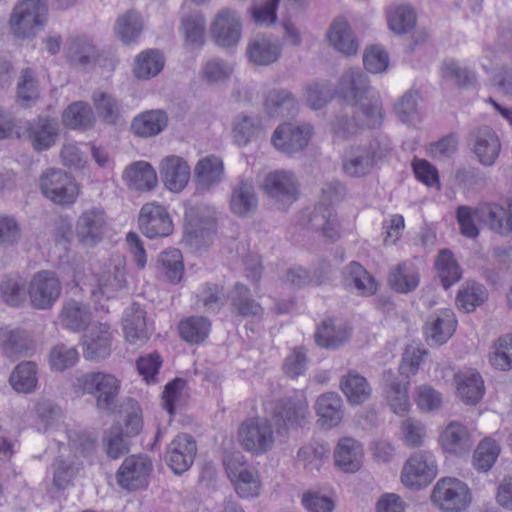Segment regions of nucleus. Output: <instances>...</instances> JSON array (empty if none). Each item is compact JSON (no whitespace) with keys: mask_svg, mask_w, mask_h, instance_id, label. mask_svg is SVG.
<instances>
[{"mask_svg":"<svg viewBox=\"0 0 512 512\" xmlns=\"http://www.w3.org/2000/svg\"><path fill=\"white\" fill-rule=\"evenodd\" d=\"M430 501L441 512H466L473 502V492L461 479L444 476L434 484Z\"/></svg>","mask_w":512,"mask_h":512,"instance_id":"obj_1","label":"nucleus"},{"mask_svg":"<svg viewBox=\"0 0 512 512\" xmlns=\"http://www.w3.org/2000/svg\"><path fill=\"white\" fill-rule=\"evenodd\" d=\"M438 444L444 454L465 459L471 452L472 465L480 469V444H476L474 430L460 421H450L440 432Z\"/></svg>","mask_w":512,"mask_h":512,"instance_id":"obj_2","label":"nucleus"},{"mask_svg":"<svg viewBox=\"0 0 512 512\" xmlns=\"http://www.w3.org/2000/svg\"><path fill=\"white\" fill-rule=\"evenodd\" d=\"M77 393L96 394V406L100 410H111L120 390V381L112 374L88 372L79 375L73 381Z\"/></svg>","mask_w":512,"mask_h":512,"instance_id":"obj_3","label":"nucleus"},{"mask_svg":"<svg viewBox=\"0 0 512 512\" xmlns=\"http://www.w3.org/2000/svg\"><path fill=\"white\" fill-rule=\"evenodd\" d=\"M352 106L355 114L353 123L344 118H337L333 123V130L337 137L347 138L356 132L357 127L373 129L382 124L384 118L382 103L375 93Z\"/></svg>","mask_w":512,"mask_h":512,"instance_id":"obj_4","label":"nucleus"},{"mask_svg":"<svg viewBox=\"0 0 512 512\" xmlns=\"http://www.w3.org/2000/svg\"><path fill=\"white\" fill-rule=\"evenodd\" d=\"M47 7L43 0L17 2L9 17L11 33L21 39L31 38L43 27Z\"/></svg>","mask_w":512,"mask_h":512,"instance_id":"obj_5","label":"nucleus"},{"mask_svg":"<svg viewBox=\"0 0 512 512\" xmlns=\"http://www.w3.org/2000/svg\"><path fill=\"white\" fill-rule=\"evenodd\" d=\"M226 473L241 498H253L260 494L262 483L258 470L244 460L240 453L225 456Z\"/></svg>","mask_w":512,"mask_h":512,"instance_id":"obj_6","label":"nucleus"},{"mask_svg":"<svg viewBox=\"0 0 512 512\" xmlns=\"http://www.w3.org/2000/svg\"><path fill=\"white\" fill-rule=\"evenodd\" d=\"M438 464L433 452L419 450L412 453L403 464L400 481L410 489L427 487L437 476Z\"/></svg>","mask_w":512,"mask_h":512,"instance_id":"obj_7","label":"nucleus"},{"mask_svg":"<svg viewBox=\"0 0 512 512\" xmlns=\"http://www.w3.org/2000/svg\"><path fill=\"white\" fill-rule=\"evenodd\" d=\"M42 194L58 205L73 204L78 196L79 188L74 179L59 168H48L39 178Z\"/></svg>","mask_w":512,"mask_h":512,"instance_id":"obj_8","label":"nucleus"},{"mask_svg":"<svg viewBox=\"0 0 512 512\" xmlns=\"http://www.w3.org/2000/svg\"><path fill=\"white\" fill-rule=\"evenodd\" d=\"M243 21L238 11L222 8L210 22L209 33L212 41L221 48H234L242 39Z\"/></svg>","mask_w":512,"mask_h":512,"instance_id":"obj_9","label":"nucleus"},{"mask_svg":"<svg viewBox=\"0 0 512 512\" xmlns=\"http://www.w3.org/2000/svg\"><path fill=\"white\" fill-rule=\"evenodd\" d=\"M238 438L243 448L255 455L267 452L275 442L271 423L262 418L243 422L238 430Z\"/></svg>","mask_w":512,"mask_h":512,"instance_id":"obj_10","label":"nucleus"},{"mask_svg":"<svg viewBox=\"0 0 512 512\" xmlns=\"http://www.w3.org/2000/svg\"><path fill=\"white\" fill-rule=\"evenodd\" d=\"M261 188L277 202L292 203L299 198L300 181L293 171L277 169L265 175Z\"/></svg>","mask_w":512,"mask_h":512,"instance_id":"obj_11","label":"nucleus"},{"mask_svg":"<svg viewBox=\"0 0 512 512\" xmlns=\"http://www.w3.org/2000/svg\"><path fill=\"white\" fill-rule=\"evenodd\" d=\"M313 135L310 124L285 122L273 132L271 142L281 153L293 155L305 149Z\"/></svg>","mask_w":512,"mask_h":512,"instance_id":"obj_12","label":"nucleus"},{"mask_svg":"<svg viewBox=\"0 0 512 512\" xmlns=\"http://www.w3.org/2000/svg\"><path fill=\"white\" fill-rule=\"evenodd\" d=\"M126 261L122 256H113L105 265L103 271L97 275V287L91 292L95 302L103 298L110 299L117 295L126 286Z\"/></svg>","mask_w":512,"mask_h":512,"instance_id":"obj_13","label":"nucleus"},{"mask_svg":"<svg viewBox=\"0 0 512 512\" xmlns=\"http://www.w3.org/2000/svg\"><path fill=\"white\" fill-rule=\"evenodd\" d=\"M113 330L107 322L91 324L82 336L83 357L86 360L100 361L111 353Z\"/></svg>","mask_w":512,"mask_h":512,"instance_id":"obj_14","label":"nucleus"},{"mask_svg":"<svg viewBox=\"0 0 512 512\" xmlns=\"http://www.w3.org/2000/svg\"><path fill=\"white\" fill-rule=\"evenodd\" d=\"M61 294V283L52 271H39L31 279L28 295L33 307L49 309Z\"/></svg>","mask_w":512,"mask_h":512,"instance_id":"obj_15","label":"nucleus"},{"mask_svg":"<svg viewBox=\"0 0 512 512\" xmlns=\"http://www.w3.org/2000/svg\"><path fill=\"white\" fill-rule=\"evenodd\" d=\"M138 222L142 233L148 238L169 236L174 228L166 208L156 202L142 206Z\"/></svg>","mask_w":512,"mask_h":512,"instance_id":"obj_16","label":"nucleus"},{"mask_svg":"<svg viewBox=\"0 0 512 512\" xmlns=\"http://www.w3.org/2000/svg\"><path fill=\"white\" fill-rule=\"evenodd\" d=\"M325 40L341 56L350 58L358 54L359 41L350 23L344 17H336L329 25Z\"/></svg>","mask_w":512,"mask_h":512,"instance_id":"obj_17","label":"nucleus"},{"mask_svg":"<svg viewBox=\"0 0 512 512\" xmlns=\"http://www.w3.org/2000/svg\"><path fill=\"white\" fill-rule=\"evenodd\" d=\"M107 230L108 222L105 212L97 208L85 210L76 223V237L87 247L101 242Z\"/></svg>","mask_w":512,"mask_h":512,"instance_id":"obj_18","label":"nucleus"},{"mask_svg":"<svg viewBox=\"0 0 512 512\" xmlns=\"http://www.w3.org/2000/svg\"><path fill=\"white\" fill-rule=\"evenodd\" d=\"M309 416L308 401L303 392L281 399L274 409L275 420L287 429L304 425Z\"/></svg>","mask_w":512,"mask_h":512,"instance_id":"obj_19","label":"nucleus"},{"mask_svg":"<svg viewBox=\"0 0 512 512\" xmlns=\"http://www.w3.org/2000/svg\"><path fill=\"white\" fill-rule=\"evenodd\" d=\"M152 471V463L147 456L127 457L117 472L118 484L128 490H136L147 485Z\"/></svg>","mask_w":512,"mask_h":512,"instance_id":"obj_20","label":"nucleus"},{"mask_svg":"<svg viewBox=\"0 0 512 512\" xmlns=\"http://www.w3.org/2000/svg\"><path fill=\"white\" fill-rule=\"evenodd\" d=\"M196 453L197 445L194 438L181 433L168 445L165 460L175 474H182L191 467Z\"/></svg>","mask_w":512,"mask_h":512,"instance_id":"obj_21","label":"nucleus"},{"mask_svg":"<svg viewBox=\"0 0 512 512\" xmlns=\"http://www.w3.org/2000/svg\"><path fill=\"white\" fill-rule=\"evenodd\" d=\"M159 173L164 187L173 193L182 192L191 177L189 164L178 155L164 157L159 164Z\"/></svg>","mask_w":512,"mask_h":512,"instance_id":"obj_22","label":"nucleus"},{"mask_svg":"<svg viewBox=\"0 0 512 512\" xmlns=\"http://www.w3.org/2000/svg\"><path fill=\"white\" fill-rule=\"evenodd\" d=\"M246 54L254 65L269 66L281 58L282 43L274 35H257L249 40Z\"/></svg>","mask_w":512,"mask_h":512,"instance_id":"obj_23","label":"nucleus"},{"mask_svg":"<svg viewBox=\"0 0 512 512\" xmlns=\"http://www.w3.org/2000/svg\"><path fill=\"white\" fill-rule=\"evenodd\" d=\"M59 134L60 125L58 120L48 116H40L29 122L27 126V138L37 152L53 147Z\"/></svg>","mask_w":512,"mask_h":512,"instance_id":"obj_24","label":"nucleus"},{"mask_svg":"<svg viewBox=\"0 0 512 512\" xmlns=\"http://www.w3.org/2000/svg\"><path fill=\"white\" fill-rule=\"evenodd\" d=\"M336 92L351 105L372 94L368 77L359 68H350L342 74Z\"/></svg>","mask_w":512,"mask_h":512,"instance_id":"obj_25","label":"nucleus"},{"mask_svg":"<svg viewBox=\"0 0 512 512\" xmlns=\"http://www.w3.org/2000/svg\"><path fill=\"white\" fill-rule=\"evenodd\" d=\"M335 466L345 473H355L363 465L364 451L361 443L352 437H342L334 449Z\"/></svg>","mask_w":512,"mask_h":512,"instance_id":"obj_26","label":"nucleus"},{"mask_svg":"<svg viewBox=\"0 0 512 512\" xmlns=\"http://www.w3.org/2000/svg\"><path fill=\"white\" fill-rule=\"evenodd\" d=\"M457 320L450 309L440 310L427 322L425 334L431 345H442L451 338L455 332Z\"/></svg>","mask_w":512,"mask_h":512,"instance_id":"obj_27","label":"nucleus"},{"mask_svg":"<svg viewBox=\"0 0 512 512\" xmlns=\"http://www.w3.org/2000/svg\"><path fill=\"white\" fill-rule=\"evenodd\" d=\"M375 164V155L368 147H353L347 150L342 159V170L351 178L368 175Z\"/></svg>","mask_w":512,"mask_h":512,"instance_id":"obj_28","label":"nucleus"},{"mask_svg":"<svg viewBox=\"0 0 512 512\" xmlns=\"http://www.w3.org/2000/svg\"><path fill=\"white\" fill-rule=\"evenodd\" d=\"M384 391L390 409L399 416L406 415L411 407L408 396V382H401L392 371L383 373Z\"/></svg>","mask_w":512,"mask_h":512,"instance_id":"obj_29","label":"nucleus"},{"mask_svg":"<svg viewBox=\"0 0 512 512\" xmlns=\"http://www.w3.org/2000/svg\"><path fill=\"white\" fill-rule=\"evenodd\" d=\"M318 423L325 429L337 427L343 419V401L335 392L320 395L315 404Z\"/></svg>","mask_w":512,"mask_h":512,"instance_id":"obj_30","label":"nucleus"},{"mask_svg":"<svg viewBox=\"0 0 512 512\" xmlns=\"http://www.w3.org/2000/svg\"><path fill=\"white\" fill-rule=\"evenodd\" d=\"M224 175V166L216 156L200 159L194 169V179L198 191H207L219 184Z\"/></svg>","mask_w":512,"mask_h":512,"instance_id":"obj_31","label":"nucleus"},{"mask_svg":"<svg viewBox=\"0 0 512 512\" xmlns=\"http://www.w3.org/2000/svg\"><path fill=\"white\" fill-rule=\"evenodd\" d=\"M441 80L458 88H467L476 81V69L456 59H445L439 68Z\"/></svg>","mask_w":512,"mask_h":512,"instance_id":"obj_32","label":"nucleus"},{"mask_svg":"<svg viewBox=\"0 0 512 512\" xmlns=\"http://www.w3.org/2000/svg\"><path fill=\"white\" fill-rule=\"evenodd\" d=\"M186 231L194 238H206L214 230L215 211L210 207H189L185 211Z\"/></svg>","mask_w":512,"mask_h":512,"instance_id":"obj_33","label":"nucleus"},{"mask_svg":"<svg viewBox=\"0 0 512 512\" xmlns=\"http://www.w3.org/2000/svg\"><path fill=\"white\" fill-rule=\"evenodd\" d=\"M257 205L258 198L252 181L240 180L232 189L231 211L240 217H248L256 211Z\"/></svg>","mask_w":512,"mask_h":512,"instance_id":"obj_34","label":"nucleus"},{"mask_svg":"<svg viewBox=\"0 0 512 512\" xmlns=\"http://www.w3.org/2000/svg\"><path fill=\"white\" fill-rule=\"evenodd\" d=\"M339 387L350 405H361L372 393L367 379L355 370H349L340 378Z\"/></svg>","mask_w":512,"mask_h":512,"instance_id":"obj_35","label":"nucleus"},{"mask_svg":"<svg viewBox=\"0 0 512 512\" xmlns=\"http://www.w3.org/2000/svg\"><path fill=\"white\" fill-rule=\"evenodd\" d=\"M123 330L126 340L133 345H140L149 338L145 311L139 305L132 304L125 309Z\"/></svg>","mask_w":512,"mask_h":512,"instance_id":"obj_36","label":"nucleus"},{"mask_svg":"<svg viewBox=\"0 0 512 512\" xmlns=\"http://www.w3.org/2000/svg\"><path fill=\"white\" fill-rule=\"evenodd\" d=\"M168 125V116L163 110H148L140 113L131 122V131L139 137H153Z\"/></svg>","mask_w":512,"mask_h":512,"instance_id":"obj_37","label":"nucleus"},{"mask_svg":"<svg viewBox=\"0 0 512 512\" xmlns=\"http://www.w3.org/2000/svg\"><path fill=\"white\" fill-rule=\"evenodd\" d=\"M59 321L65 329L79 332L90 323L91 311L88 305L71 299L63 304Z\"/></svg>","mask_w":512,"mask_h":512,"instance_id":"obj_38","label":"nucleus"},{"mask_svg":"<svg viewBox=\"0 0 512 512\" xmlns=\"http://www.w3.org/2000/svg\"><path fill=\"white\" fill-rule=\"evenodd\" d=\"M123 179L130 188L139 191L152 190L158 183L155 169L145 161H138L127 167Z\"/></svg>","mask_w":512,"mask_h":512,"instance_id":"obj_39","label":"nucleus"},{"mask_svg":"<svg viewBox=\"0 0 512 512\" xmlns=\"http://www.w3.org/2000/svg\"><path fill=\"white\" fill-rule=\"evenodd\" d=\"M143 27L141 15L134 10H129L117 17L113 31L122 44L131 45L137 42Z\"/></svg>","mask_w":512,"mask_h":512,"instance_id":"obj_40","label":"nucleus"},{"mask_svg":"<svg viewBox=\"0 0 512 512\" xmlns=\"http://www.w3.org/2000/svg\"><path fill=\"white\" fill-rule=\"evenodd\" d=\"M456 396L466 405H476L480 399V376L476 369H465L454 376Z\"/></svg>","mask_w":512,"mask_h":512,"instance_id":"obj_41","label":"nucleus"},{"mask_svg":"<svg viewBox=\"0 0 512 512\" xmlns=\"http://www.w3.org/2000/svg\"><path fill=\"white\" fill-rule=\"evenodd\" d=\"M65 55L71 65L84 67L95 60L97 51L91 39L86 36H75L67 40Z\"/></svg>","mask_w":512,"mask_h":512,"instance_id":"obj_42","label":"nucleus"},{"mask_svg":"<svg viewBox=\"0 0 512 512\" xmlns=\"http://www.w3.org/2000/svg\"><path fill=\"white\" fill-rule=\"evenodd\" d=\"M345 285L350 289H355L359 295L370 296L377 291V282L357 262H352L343 272Z\"/></svg>","mask_w":512,"mask_h":512,"instance_id":"obj_43","label":"nucleus"},{"mask_svg":"<svg viewBox=\"0 0 512 512\" xmlns=\"http://www.w3.org/2000/svg\"><path fill=\"white\" fill-rule=\"evenodd\" d=\"M165 59L156 49H147L138 54L134 61L133 74L141 80H148L157 76L163 69Z\"/></svg>","mask_w":512,"mask_h":512,"instance_id":"obj_44","label":"nucleus"},{"mask_svg":"<svg viewBox=\"0 0 512 512\" xmlns=\"http://www.w3.org/2000/svg\"><path fill=\"white\" fill-rule=\"evenodd\" d=\"M62 122L71 129L87 130L94 126L96 118L88 103L76 101L63 111Z\"/></svg>","mask_w":512,"mask_h":512,"instance_id":"obj_45","label":"nucleus"},{"mask_svg":"<svg viewBox=\"0 0 512 512\" xmlns=\"http://www.w3.org/2000/svg\"><path fill=\"white\" fill-rule=\"evenodd\" d=\"M11 387L18 393L29 394L36 389L38 368L32 361L19 363L9 377Z\"/></svg>","mask_w":512,"mask_h":512,"instance_id":"obj_46","label":"nucleus"},{"mask_svg":"<svg viewBox=\"0 0 512 512\" xmlns=\"http://www.w3.org/2000/svg\"><path fill=\"white\" fill-rule=\"evenodd\" d=\"M98 117L108 125H117L121 119V108L118 100L110 93L102 90L94 91L91 97Z\"/></svg>","mask_w":512,"mask_h":512,"instance_id":"obj_47","label":"nucleus"},{"mask_svg":"<svg viewBox=\"0 0 512 512\" xmlns=\"http://www.w3.org/2000/svg\"><path fill=\"white\" fill-rule=\"evenodd\" d=\"M2 335L5 336L2 347L8 357L18 358L34 353L35 343L25 331L12 330L7 333L2 332Z\"/></svg>","mask_w":512,"mask_h":512,"instance_id":"obj_48","label":"nucleus"},{"mask_svg":"<svg viewBox=\"0 0 512 512\" xmlns=\"http://www.w3.org/2000/svg\"><path fill=\"white\" fill-rule=\"evenodd\" d=\"M263 130V125L258 117L242 115L235 119L232 127V135L235 143L246 146L256 140Z\"/></svg>","mask_w":512,"mask_h":512,"instance_id":"obj_49","label":"nucleus"},{"mask_svg":"<svg viewBox=\"0 0 512 512\" xmlns=\"http://www.w3.org/2000/svg\"><path fill=\"white\" fill-rule=\"evenodd\" d=\"M349 336L350 330L345 325L336 327L331 319L323 321L315 333L317 344L324 348H338Z\"/></svg>","mask_w":512,"mask_h":512,"instance_id":"obj_50","label":"nucleus"},{"mask_svg":"<svg viewBox=\"0 0 512 512\" xmlns=\"http://www.w3.org/2000/svg\"><path fill=\"white\" fill-rule=\"evenodd\" d=\"M211 323L203 316H191L178 325L181 338L191 344L202 343L209 335Z\"/></svg>","mask_w":512,"mask_h":512,"instance_id":"obj_51","label":"nucleus"},{"mask_svg":"<svg viewBox=\"0 0 512 512\" xmlns=\"http://www.w3.org/2000/svg\"><path fill=\"white\" fill-rule=\"evenodd\" d=\"M387 23L396 34L408 33L416 25V13L409 5H393L387 10Z\"/></svg>","mask_w":512,"mask_h":512,"instance_id":"obj_52","label":"nucleus"},{"mask_svg":"<svg viewBox=\"0 0 512 512\" xmlns=\"http://www.w3.org/2000/svg\"><path fill=\"white\" fill-rule=\"evenodd\" d=\"M388 283L398 293H409L419 285V274L406 263H401L391 269Z\"/></svg>","mask_w":512,"mask_h":512,"instance_id":"obj_53","label":"nucleus"},{"mask_svg":"<svg viewBox=\"0 0 512 512\" xmlns=\"http://www.w3.org/2000/svg\"><path fill=\"white\" fill-rule=\"evenodd\" d=\"M231 304L237 313L244 317L260 316L263 313L261 305L253 300L248 287L241 283H236L230 292Z\"/></svg>","mask_w":512,"mask_h":512,"instance_id":"obj_54","label":"nucleus"},{"mask_svg":"<svg viewBox=\"0 0 512 512\" xmlns=\"http://www.w3.org/2000/svg\"><path fill=\"white\" fill-rule=\"evenodd\" d=\"M489 362L500 371L512 369V335L501 336L494 342L489 353Z\"/></svg>","mask_w":512,"mask_h":512,"instance_id":"obj_55","label":"nucleus"},{"mask_svg":"<svg viewBox=\"0 0 512 512\" xmlns=\"http://www.w3.org/2000/svg\"><path fill=\"white\" fill-rule=\"evenodd\" d=\"M439 278L445 289L457 282L461 277L460 268L451 251L443 249L439 252L435 262Z\"/></svg>","mask_w":512,"mask_h":512,"instance_id":"obj_56","label":"nucleus"},{"mask_svg":"<svg viewBox=\"0 0 512 512\" xmlns=\"http://www.w3.org/2000/svg\"><path fill=\"white\" fill-rule=\"evenodd\" d=\"M329 447L314 443L303 446L297 453V460L306 470H319L329 455Z\"/></svg>","mask_w":512,"mask_h":512,"instance_id":"obj_57","label":"nucleus"},{"mask_svg":"<svg viewBox=\"0 0 512 512\" xmlns=\"http://www.w3.org/2000/svg\"><path fill=\"white\" fill-rule=\"evenodd\" d=\"M415 403L422 413H436L444 403L441 392L430 385H420L415 388Z\"/></svg>","mask_w":512,"mask_h":512,"instance_id":"obj_58","label":"nucleus"},{"mask_svg":"<svg viewBox=\"0 0 512 512\" xmlns=\"http://www.w3.org/2000/svg\"><path fill=\"white\" fill-rule=\"evenodd\" d=\"M264 105L271 116L288 115L295 108L296 100L287 90H271L266 96Z\"/></svg>","mask_w":512,"mask_h":512,"instance_id":"obj_59","label":"nucleus"},{"mask_svg":"<svg viewBox=\"0 0 512 512\" xmlns=\"http://www.w3.org/2000/svg\"><path fill=\"white\" fill-rule=\"evenodd\" d=\"M159 268L171 283H178L183 275L182 254L178 249H168L159 256Z\"/></svg>","mask_w":512,"mask_h":512,"instance_id":"obj_60","label":"nucleus"},{"mask_svg":"<svg viewBox=\"0 0 512 512\" xmlns=\"http://www.w3.org/2000/svg\"><path fill=\"white\" fill-rule=\"evenodd\" d=\"M400 439L410 448L422 446L426 439V427L416 418H407L400 425Z\"/></svg>","mask_w":512,"mask_h":512,"instance_id":"obj_61","label":"nucleus"},{"mask_svg":"<svg viewBox=\"0 0 512 512\" xmlns=\"http://www.w3.org/2000/svg\"><path fill=\"white\" fill-rule=\"evenodd\" d=\"M310 221L312 229L321 231L327 239L334 241L339 237L338 221L331 210L316 208Z\"/></svg>","mask_w":512,"mask_h":512,"instance_id":"obj_62","label":"nucleus"},{"mask_svg":"<svg viewBox=\"0 0 512 512\" xmlns=\"http://www.w3.org/2000/svg\"><path fill=\"white\" fill-rule=\"evenodd\" d=\"M79 360V353L74 346L55 345L49 353V364L55 371H64L73 367Z\"/></svg>","mask_w":512,"mask_h":512,"instance_id":"obj_63","label":"nucleus"},{"mask_svg":"<svg viewBox=\"0 0 512 512\" xmlns=\"http://www.w3.org/2000/svg\"><path fill=\"white\" fill-rule=\"evenodd\" d=\"M418 99V92L408 91L395 104V113L403 123L414 124L420 120Z\"/></svg>","mask_w":512,"mask_h":512,"instance_id":"obj_64","label":"nucleus"}]
</instances>
